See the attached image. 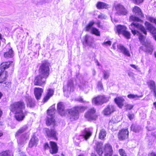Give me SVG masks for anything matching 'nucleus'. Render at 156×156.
<instances>
[{
  "label": "nucleus",
  "instance_id": "f257e3e1",
  "mask_svg": "<svg viewBox=\"0 0 156 156\" xmlns=\"http://www.w3.org/2000/svg\"><path fill=\"white\" fill-rule=\"evenodd\" d=\"M85 109V108L83 106H78L66 110L65 109V105L63 103L60 102L57 105V110L59 114L62 116L64 115L67 112L71 121L78 119L79 117V112H83Z\"/></svg>",
  "mask_w": 156,
  "mask_h": 156
},
{
  "label": "nucleus",
  "instance_id": "f03ea898",
  "mask_svg": "<svg viewBox=\"0 0 156 156\" xmlns=\"http://www.w3.org/2000/svg\"><path fill=\"white\" fill-rule=\"evenodd\" d=\"M25 108V105L22 101L14 102L11 104L10 107V111L14 113L15 117L18 121L23 120L27 115V112H23V110Z\"/></svg>",
  "mask_w": 156,
  "mask_h": 156
},
{
  "label": "nucleus",
  "instance_id": "7ed1b4c3",
  "mask_svg": "<svg viewBox=\"0 0 156 156\" xmlns=\"http://www.w3.org/2000/svg\"><path fill=\"white\" fill-rule=\"evenodd\" d=\"M139 39L141 43L146 48L145 51L150 54H152L153 50V47L151 42L145 40V37L140 34Z\"/></svg>",
  "mask_w": 156,
  "mask_h": 156
},
{
  "label": "nucleus",
  "instance_id": "20e7f679",
  "mask_svg": "<svg viewBox=\"0 0 156 156\" xmlns=\"http://www.w3.org/2000/svg\"><path fill=\"white\" fill-rule=\"evenodd\" d=\"M129 28L131 30L132 33L134 35L136 34V32H139L136 30H139L145 35L147 34V31L144 26L137 22L134 23V22L131 23L129 26Z\"/></svg>",
  "mask_w": 156,
  "mask_h": 156
},
{
  "label": "nucleus",
  "instance_id": "39448f33",
  "mask_svg": "<svg viewBox=\"0 0 156 156\" xmlns=\"http://www.w3.org/2000/svg\"><path fill=\"white\" fill-rule=\"evenodd\" d=\"M49 63L43 61L39 69V74L41 75L48 77L49 74L50 69Z\"/></svg>",
  "mask_w": 156,
  "mask_h": 156
},
{
  "label": "nucleus",
  "instance_id": "423d86ee",
  "mask_svg": "<svg viewBox=\"0 0 156 156\" xmlns=\"http://www.w3.org/2000/svg\"><path fill=\"white\" fill-rule=\"evenodd\" d=\"M55 111V105L52 106L48 110L47 114L48 116L47 117V120L46 121V123L47 125L49 126L51 124H54L55 120L54 119V115Z\"/></svg>",
  "mask_w": 156,
  "mask_h": 156
},
{
  "label": "nucleus",
  "instance_id": "0eeeda50",
  "mask_svg": "<svg viewBox=\"0 0 156 156\" xmlns=\"http://www.w3.org/2000/svg\"><path fill=\"white\" fill-rule=\"evenodd\" d=\"M113 9L116 11L115 14L119 15H126L128 13V11L122 5H115Z\"/></svg>",
  "mask_w": 156,
  "mask_h": 156
},
{
  "label": "nucleus",
  "instance_id": "6e6552de",
  "mask_svg": "<svg viewBox=\"0 0 156 156\" xmlns=\"http://www.w3.org/2000/svg\"><path fill=\"white\" fill-rule=\"evenodd\" d=\"M47 77L41 75L39 74L38 75L35 77L34 80V84L35 85L41 86L46 83Z\"/></svg>",
  "mask_w": 156,
  "mask_h": 156
},
{
  "label": "nucleus",
  "instance_id": "1a4fd4ad",
  "mask_svg": "<svg viewBox=\"0 0 156 156\" xmlns=\"http://www.w3.org/2000/svg\"><path fill=\"white\" fill-rule=\"evenodd\" d=\"M67 84V86H64L63 87L64 95L66 97L69 96L70 91L73 88V80L71 79L69 80Z\"/></svg>",
  "mask_w": 156,
  "mask_h": 156
},
{
  "label": "nucleus",
  "instance_id": "9d476101",
  "mask_svg": "<svg viewBox=\"0 0 156 156\" xmlns=\"http://www.w3.org/2000/svg\"><path fill=\"white\" fill-rule=\"evenodd\" d=\"M95 110L94 108H91L85 114V117L88 120L95 119L97 117L95 114Z\"/></svg>",
  "mask_w": 156,
  "mask_h": 156
},
{
  "label": "nucleus",
  "instance_id": "9b49d317",
  "mask_svg": "<svg viewBox=\"0 0 156 156\" xmlns=\"http://www.w3.org/2000/svg\"><path fill=\"white\" fill-rule=\"evenodd\" d=\"M44 130L47 136L48 137L52 138L56 140H57V133L55 130L53 129L50 130L47 128H44Z\"/></svg>",
  "mask_w": 156,
  "mask_h": 156
},
{
  "label": "nucleus",
  "instance_id": "f8f14e48",
  "mask_svg": "<svg viewBox=\"0 0 156 156\" xmlns=\"http://www.w3.org/2000/svg\"><path fill=\"white\" fill-rule=\"evenodd\" d=\"M129 131L127 129H122L119 133L118 138L120 140H123L128 138Z\"/></svg>",
  "mask_w": 156,
  "mask_h": 156
},
{
  "label": "nucleus",
  "instance_id": "ddd939ff",
  "mask_svg": "<svg viewBox=\"0 0 156 156\" xmlns=\"http://www.w3.org/2000/svg\"><path fill=\"white\" fill-rule=\"evenodd\" d=\"M104 152L105 153V156H112L113 150L112 146L109 144H106L104 148Z\"/></svg>",
  "mask_w": 156,
  "mask_h": 156
},
{
  "label": "nucleus",
  "instance_id": "4468645a",
  "mask_svg": "<svg viewBox=\"0 0 156 156\" xmlns=\"http://www.w3.org/2000/svg\"><path fill=\"white\" fill-rule=\"evenodd\" d=\"M43 92V89L39 87H35L34 90L35 97L37 100L41 98L42 94Z\"/></svg>",
  "mask_w": 156,
  "mask_h": 156
},
{
  "label": "nucleus",
  "instance_id": "2eb2a0df",
  "mask_svg": "<svg viewBox=\"0 0 156 156\" xmlns=\"http://www.w3.org/2000/svg\"><path fill=\"white\" fill-rule=\"evenodd\" d=\"M84 40L87 45L91 47L94 46V39L93 37L86 35L85 36Z\"/></svg>",
  "mask_w": 156,
  "mask_h": 156
},
{
  "label": "nucleus",
  "instance_id": "dca6fc26",
  "mask_svg": "<svg viewBox=\"0 0 156 156\" xmlns=\"http://www.w3.org/2000/svg\"><path fill=\"white\" fill-rule=\"evenodd\" d=\"M147 29L153 34H156V28L149 22L146 21L144 23Z\"/></svg>",
  "mask_w": 156,
  "mask_h": 156
},
{
  "label": "nucleus",
  "instance_id": "f3484780",
  "mask_svg": "<svg viewBox=\"0 0 156 156\" xmlns=\"http://www.w3.org/2000/svg\"><path fill=\"white\" fill-rule=\"evenodd\" d=\"M115 111V108L112 105H108L103 111L104 114L105 115H110Z\"/></svg>",
  "mask_w": 156,
  "mask_h": 156
},
{
  "label": "nucleus",
  "instance_id": "a211bd4d",
  "mask_svg": "<svg viewBox=\"0 0 156 156\" xmlns=\"http://www.w3.org/2000/svg\"><path fill=\"white\" fill-rule=\"evenodd\" d=\"M50 152L51 154H54L57 153L58 151V149L56 144L53 141H50Z\"/></svg>",
  "mask_w": 156,
  "mask_h": 156
},
{
  "label": "nucleus",
  "instance_id": "6ab92c4d",
  "mask_svg": "<svg viewBox=\"0 0 156 156\" xmlns=\"http://www.w3.org/2000/svg\"><path fill=\"white\" fill-rule=\"evenodd\" d=\"M147 83L150 89L154 92V97H156V86L155 82L153 80H150Z\"/></svg>",
  "mask_w": 156,
  "mask_h": 156
},
{
  "label": "nucleus",
  "instance_id": "aec40b11",
  "mask_svg": "<svg viewBox=\"0 0 156 156\" xmlns=\"http://www.w3.org/2000/svg\"><path fill=\"white\" fill-rule=\"evenodd\" d=\"M118 48L120 51V52L125 55L128 57L130 56L129 50L123 46L119 44L118 45Z\"/></svg>",
  "mask_w": 156,
  "mask_h": 156
},
{
  "label": "nucleus",
  "instance_id": "412c9836",
  "mask_svg": "<svg viewBox=\"0 0 156 156\" xmlns=\"http://www.w3.org/2000/svg\"><path fill=\"white\" fill-rule=\"evenodd\" d=\"M26 101L28 107L32 108L35 105L34 101L32 99L31 96H26Z\"/></svg>",
  "mask_w": 156,
  "mask_h": 156
},
{
  "label": "nucleus",
  "instance_id": "4be33fe9",
  "mask_svg": "<svg viewBox=\"0 0 156 156\" xmlns=\"http://www.w3.org/2000/svg\"><path fill=\"white\" fill-rule=\"evenodd\" d=\"M54 91L53 90L51 89H49L47 90L46 95L43 99L44 102H47L53 95Z\"/></svg>",
  "mask_w": 156,
  "mask_h": 156
},
{
  "label": "nucleus",
  "instance_id": "5701e85b",
  "mask_svg": "<svg viewBox=\"0 0 156 156\" xmlns=\"http://www.w3.org/2000/svg\"><path fill=\"white\" fill-rule=\"evenodd\" d=\"M132 11L135 15L140 17L144 16L141 10L139 7L136 6H135L133 8Z\"/></svg>",
  "mask_w": 156,
  "mask_h": 156
},
{
  "label": "nucleus",
  "instance_id": "b1692460",
  "mask_svg": "<svg viewBox=\"0 0 156 156\" xmlns=\"http://www.w3.org/2000/svg\"><path fill=\"white\" fill-rule=\"evenodd\" d=\"M96 6L97 8L99 9H107L110 7V6L109 5L101 2H98Z\"/></svg>",
  "mask_w": 156,
  "mask_h": 156
},
{
  "label": "nucleus",
  "instance_id": "393cba45",
  "mask_svg": "<svg viewBox=\"0 0 156 156\" xmlns=\"http://www.w3.org/2000/svg\"><path fill=\"white\" fill-rule=\"evenodd\" d=\"M115 102L118 106L121 108L123 105V103L124 101V99L121 97H118L115 99Z\"/></svg>",
  "mask_w": 156,
  "mask_h": 156
},
{
  "label": "nucleus",
  "instance_id": "a878e982",
  "mask_svg": "<svg viewBox=\"0 0 156 156\" xmlns=\"http://www.w3.org/2000/svg\"><path fill=\"white\" fill-rule=\"evenodd\" d=\"M38 139L37 137L33 136L32 137L29 143V147L31 148L34 146L37 145Z\"/></svg>",
  "mask_w": 156,
  "mask_h": 156
},
{
  "label": "nucleus",
  "instance_id": "bb28decb",
  "mask_svg": "<svg viewBox=\"0 0 156 156\" xmlns=\"http://www.w3.org/2000/svg\"><path fill=\"white\" fill-rule=\"evenodd\" d=\"M29 136L27 134L25 133L22 135L20 140L18 141V144L20 145H22L28 139Z\"/></svg>",
  "mask_w": 156,
  "mask_h": 156
},
{
  "label": "nucleus",
  "instance_id": "cd10ccee",
  "mask_svg": "<svg viewBox=\"0 0 156 156\" xmlns=\"http://www.w3.org/2000/svg\"><path fill=\"white\" fill-rule=\"evenodd\" d=\"M12 62H5L2 63L0 66V69L1 71H3L5 69H7L10 66V65Z\"/></svg>",
  "mask_w": 156,
  "mask_h": 156
},
{
  "label": "nucleus",
  "instance_id": "c85d7f7f",
  "mask_svg": "<svg viewBox=\"0 0 156 156\" xmlns=\"http://www.w3.org/2000/svg\"><path fill=\"white\" fill-rule=\"evenodd\" d=\"M7 77V73L3 71L0 72V83L4 81Z\"/></svg>",
  "mask_w": 156,
  "mask_h": 156
},
{
  "label": "nucleus",
  "instance_id": "c756f323",
  "mask_svg": "<svg viewBox=\"0 0 156 156\" xmlns=\"http://www.w3.org/2000/svg\"><path fill=\"white\" fill-rule=\"evenodd\" d=\"M117 31L119 34H122L126 29V27L124 26L119 25L116 27Z\"/></svg>",
  "mask_w": 156,
  "mask_h": 156
},
{
  "label": "nucleus",
  "instance_id": "7c9ffc66",
  "mask_svg": "<svg viewBox=\"0 0 156 156\" xmlns=\"http://www.w3.org/2000/svg\"><path fill=\"white\" fill-rule=\"evenodd\" d=\"M92 135V133L88 129H85L83 133V137L87 140Z\"/></svg>",
  "mask_w": 156,
  "mask_h": 156
},
{
  "label": "nucleus",
  "instance_id": "2f4dec72",
  "mask_svg": "<svg viewBox=\"0 0 156 156\" xmlns=\"http://www.w3.org/2000/svg\"><path fill=\"white\" fill-rule=\"evenodd\" d=\"M92 103L97 105H101L102 103L100 95L94 98L92 100Z\"/></svg>",
  "mask_w": 156,
  "mask_h": 156
},
{
  "label": "nucleus",
  "instance_id": "473e14b6",
  "mask_svg": "<svg viewBox=\"0 0 156 156\" xmlns=\"http://www.w3.org/2000/svg\"><path fill=\"white\" fill-rule=\"evenodd\" d=\"M28 129V126L27 125H24L21 128H20L16 132V136H19L22 133L25 132Z\"/></svg>",
  "mask_w": 156,
  "mask_h": 156
},
{
  "label": "nucleus",
  "instance_id": "72a5a7b5",
  "mask_svg": "<svg viewBox=\"0 0 156 156\" xmlns=\"http://www.w3.org/2000/svg\"><path fill=\"white\" fill-rule=\"evenodd\" d=\"M102 146L103 144L101 143H99L97 145L96 151L99 155H101L103 152Z\"/></svg>",
  "mask_w": 156,
  "mask_h": 156
},
{
  "label": "nucleus",
  "instance_id": "f704fd0d",
  "mask_svg": "<svg viewBox=\"0 0 156 156\" xmlns=\"http://www.w3.org/2000/svg\"><path fill=\"white\" fill-rule=\"evenodd\" d=\"M102 104L108 102L110 98L109 97H107L104 95H100Z\"/></svg>",
  "mask_w": 156,
  "mask_h": 156
},
{
  "label": "nucleus",
  "instance_id": "c9c22d12",
  "mask_svg": "<svg viewBox=\"0 0 156 156\" xmlns=\"http://www.w3.org/2000/svg\"><path fill=\"white\" fill-rule=\"evenodd\" d=\"M13 56V52L12 49H10L9 51L5 53L4 56L5 58H11Z\"/></svg>",
  "mask_w": 156,
  "mask_h": 156
},
{
  "label": "nucleus",
  "instance_id": "e433bc0d",
  "mask_svg": "<svg viewBox=\"0 0 156 156\" xmlns=\"http://www.w3.org/2000/svg\"><path fill=\"white\" fill-rule=\"evenodd\" d=\"M90 33L94 34L97 36H100V32L98 29L94 27H92L90 30Z\"/></svg>",
  "mask_w": 156,
  "mask_h": 156
},
{
  "label": "nucleus",
  "instance_id": "4c0bfd02",
  "mask_svg": "<svg viewBox=\"0 0 156 156\" xmlns=\"http://www.w3.org/2000/svg\"><path fill=\"white\" fill-rule=\"evenodd\" d=\"M131 130L135 132H138L140 129V126L137 125H132L131 126Z\"/></svg>",
  "mask_w": 156,
  "mask_h": 156
},
{
  "label": "nucleus",
  "instance_id": "58836bf2",
  "mask_svg": "<svg viewBox=\"0 0 156 156\" xmlns=\"http://www.w3.org/2000/svg\"><path fill=\"white\" fill-rule=\"evenodd\" d=\"M94 24V22L93 21H91L89 23L86 25L85 29V30L87 31H90V30L93 27L92 26Z\"/></svg>",
  "mask_w": 156,
  "mask_h": 156
},
{
  "label": "nucleus",
  "instance_id": "ea45409f",
  "mask_svg": "<svg viewBox=\"0 0 156 156\" xmlns=\"http://www.w3.org/2000/svg\"><path fill=\"white\" fill-rule=\"evenodd\" d=\"M142 95L138 96L137 94H130L127 95V97L131 99H134L135 100H138V98L142 97Z\"/></svg>",
  "mask_w": 156,
  "mask_h": 156
},
{
  "label": "nucleus",
  "instance_id": "a19ab883",
  "mask_svg": "<svg viewBox=\"0 0 156 156\" xmlns=\"http://www.w3.org/2000/svg\"><path fill=\"white\" fill-rule=\"evenodd\" d=\"M106 134V131L104 129L101 130L99 133V137L101 139H103L105 137Z\"/></svg>",
  "mask_w": 156,
  "mask_h": 156
},
{
  "label": "nucleus",
  "instance_id": "79ce46f5",
  "mask_svg": "<svg viewBox=\"0 0 156 156\" xmlns=\"http://www.w3.org/2000/svg\"><path fill=\"white\" fill-rule=\"evenodd\" d=\"M140 20V19L138 17L133 15H132L130 16L129 19V20L130 21H134L139 22Z\"/></svg>",
  "mask_w": 156,
  "mask_h": 156
},
{
  "label": "nucleus",
  "instance_id": "37998d69",
  "mask_svg": "<svg viewBox=\"0 0 156 156\" xmlns=\"http://www.w3.org/2000/svg\"><path fill=\"white\" fill-rule=\"evenodd\" d=\"M103 72V77L104 79H107L109 76V73L108 72L104 70Z\"/></svg>",
  "mask_w": 156,
  "mask_h": 156
},
{
  "label": "nucleus",
  "instance_id": "c03bdc74",
  "mask_svg": "<svg viewBox=\"0 0 156 156\" xmlns=\"http://www.w3.org/2000/svg\"><path fill=\"white\" fill-rule=\"evenodd\" d=\"M147 19V20L149 21L150 22L154 23L156 25V19L151 17H148Z\"/></svg>",
  "mask_w": 156,
  "mask_h": 156
},
{
  "label": "nucleus",
  "instance_id": "a18cd8bd",
  "mask_svg": "<svg viewBox=\"0 0 156 156\" xmlns=\"http://www.w3.org/2000/svg\"><path fill=\"white\" fill-rule=\"evenodd\" d=\"M122 34L126 38L129 39L130 38V34L129 32L126 30Z\"/></svg>",
  "mask_w": 156,
  "mask_h": 156
},
{
  "label": "nucleus",
  "instance_id": "49530a36",
  "mask_svg": "<svg viewBox=\"0 0 156 156\" xmlns=\"http://www.w3.org/2000/svg\"><path fill=\"white\" fill-rule=\"evenodd\" d=\"M119 152L121 156H127L125 151L123 149H119Z\"/></svg>",
  "mask_w": 156,
  "mask_h": 156
},
{
  "label": "nucleus",
  "instance_id": "de8ad7c7",
  "mask_svg": "<svg viewBox=\"0 0 156 156\" xmlns=\"http://www.w3.org/2000/svg\"><path fill=\"white\" fill-rule=\"evenodd\" d=\"M0 156H10V155L8 152L6 151L0 153Z\"/></svg>",
  "mask_w": 156,
  "mask_h": 156
},
{
  "label": "nucleus",
  "instance_id": "09e8293b",
  "mask_svg": "<svg viewBox=\"0 0 156 156\" xmlns=\"http://www.w3.org/2000/svg\"><path fill=\"white\" fill-rule=\"evenodd\" d=\"M98 89L100 90H103V88L102 84L101 82H99L98 83Z\"/></svg>",
  "mask_w": 156,
  "mask_h": 156
},
{
  "label": "nucleus",
  "instance_id": "8fccbe9b",
  "mask_svg": "<svg viewBox=\"0 0 156 156\" xmlns=\"http://www.w3.org/2000/svg\"><path fill=\"white\" fill-rule=\"evenodd\" d=\"M111 42L110 41H106L104 42L102 44L103 45L105 46H110L111 44Z\"/></svg>",
  "mask_w": 156,
  "mask_h": 156
},
{
  "label": "nucleus",
  "instance_id": "3c124183",
  "mask_svg": "<svg viewBox=\"0 0 156 156\" xmlns=\"http://www.w3.org/2000/svg\"><path fill=\"white\" fill-rule=\"evenodd\" d=\"M135 4L138 5L143 2L144 0H132Z\"/></svg>",
  "mask_w": 156,
  "mask_h": 156
},
{
  "label": "nucleus",
  "instance_id": "603ef678",
  "mask_svg": "<svg viewBox=\"0 0 156 156\" xmlns=\"http://www.w3.org/2000/svg\"><path fill=\"white\" fill-rule=\"evenodd\" d=\"M133 105L130 104H127L126 106V108L127 109L131 110L133 107Z\"/></svg>",
  "mask_w": 156,
  "mask_h": 156
},
{
  "label": "nucleus",
  "instance_id": "864d4df0",
  "mask_svg": "<svg viewBox=\"0 0 156 156\" xmlns=\"http://www.w3.org/2000/svg\"><path fill=\"white\" fill-rule=\"evenodd\" d=\"M98 18L101 19H106V16L104 14H101L99 15Z\"/></svg>",
  "mask_w": 156,
  "mask_h": 156
},
{
  "label": "nucleus",
  "instance_id": "5fc2aeb1",
  "mask_svg": "<svg viewBox=\"0 0 156 156\" xmlns=\"http://www.w3.org/2000/svg\"><path fill=\"white\" fill-rule=\"evenodd\" d=\"M128 116L130 120H131L134 117V115L133 114H129L128 115Z\"/></svg>",
  "mask_w": 156,
  "mask_h": 156
},
{
  "label": "nucleus",
  "instance_id": "6e6d98bb",
  "mask_svg": "<svg viewBox=\"0 0 156 156\" xmlns=\"http://www.w3.org/2000/svg\"><path fill=\"white\" fill-rule=\"evenodd\" d=\"M76 100L81 102H84V101L83 100V99L81 97H80L76 99Z\"/></svg>",
  "mask_w": 156,
  "mask_h": 156
},
{
  "label": "nucleus",
  "instance_id": "4d7b16f0",
  "mask_svg": "<svg viewBox=\"0 0 156 156\" xmlns=\"http://www.w3.org/2000/svg\"><path fill=\"white\" fill-rule=\"evenodd\" d=\"M130 66L132 67V68L135 69H137V66H136L134 65L133 64H130Z\"/></svg>",
  "mask_w": 156,
  "mask_h": 156
},
{
  "label": "nucleus",
  "instance_id": "13d9d810",
  "mask_svg": "<svg viewBox=\"0 0 156 156\" xmlns=\"http://www.w3.org/2000/svg\"><path fill=\"white\" fill-rule=\"evenodd\" d=\"M79 87L80 88V89H83V87H84V86L83 84H82V85L79 84L78 85Z\"/></svg>",
  "mask_w": 156,
  "mask_h": 156
},
{
  "label": "nucleus",
  "instance_id": "bf43d9fd",
  "mask_svg": "<svg viewBox=\"0 0 156 156\" xmlns=\"http://www.w3.org/2000/svg\"><path fill=\"white\" fill-rule=\"evenodd\" d=\"M148 156H156V154L152 152L149 154Z\"/></svg>",
  "mask_w": 156,
  "mask_h": 156
},
{
  "label": "nucleus",
  "instance_id": "052dcab7",
  "mask_svg": "<svg viewBox=\"0 0 156 156\" xmlns=\"http://www.w3.org/2000/svg\"><path fill=\"white\" fill-rule=\"evenodd\" d=\"M44 148L45 149H47L49 147V145L48 143H45L44 145Z\"/></svg>",
  "mask_w": 156,
  "mask_h": 156
},
{
  "label": "nucleus",
  "instance_id": "680f3d73",
  "mask_svg": "<svg viewBox=\"0 0 156 156\" xmlns=\"http://www.w3.org/2000/svg\"><path fill=\"white\" fill-rule=\"evenodd\" d=\"M19 154V156H26L25 154L23 152H21V153H20Z\"/></svg>",
  "mask_w": 156,
  "mask_h": 156
},
{
  "label": "nucleus",
  "instance_id": "e2e57ef3",
  "mask_svg": "<svg viewBox=\"0 0 156 156\" xmlns=\"http://www.w3.org/2000/svg\"><path fill=\"white\" fill-rule=\"evenodd\" d=\"M115 43H114L112 45V48L114 49H115Z\"/></svg>",
  "mask_w": 156,
  "mask_h": 156
},
{
  "label": "nucleus",
  "instance_id": "0e129e2a",
  "mask_svg": "<svg viewBox=\"0 0 156 156\" xmlns=\"http://www.w3.org/2000/svg\"><path fill=\"white\" fill-rule=\"evenodd\" d=\"M96 62L97 63V65L98 66H99L100 65L98 61L97 60L96 61Z\"/></svg>",
  "mask_w": 156,
  "mask_h": 156
},
{
  "label": "nucleus",
  "instance_id": "69168bd1",
  "mask_svg": "<svg viewBox=\"0 0 156 156\" xmlns=\"http://www.w3.org/2000/svg\"><path fill=\"white\" fill-rule=\"evenodd\" d=\"M93 73L94 75H95L96 74V71L95 70L93 69Z\"/></svg>",
  "mask_w": 156,
  "mask_h": 156
},
{
  "label": "nucleus",
  "instance_id": "338daca9",
  "mask_svg": "<svg viewBox=\"0 0 156 156\" xmlns=\"http://www.w3.org/2000/svg\"><path fill=\"white\" fill-rule=\"evenodd\" d=\"M91 156H96L94 153H92L91 154Z\"/></svg>",
  "mask_w": 156,
  "mask_h": 156
},
{
  "label": "nucleus",
  "instance_id": "774afa93",
  "mask_svg": "<svg viewBox=\"0 0 156 156\" xmlns=\"http://www.w3.org/2000/svg\"><path fill=\"white\" fill-rule=\"evenodd\" d=\"M154 105L156 107V102H155L154 103Z\"/></svg>",
  "mask_w": 156,
  "mask_h": 156
}]
</instances>
